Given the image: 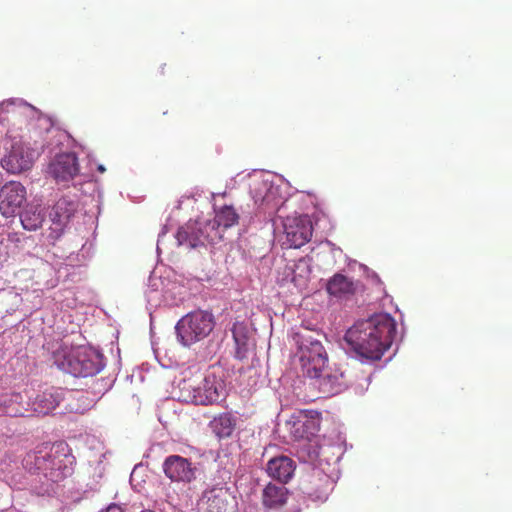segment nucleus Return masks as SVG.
<instances>
[{"instance_id":"c85d7f7f","label":"nucleus","mask_w":512,"mask_h":512,"mask_svg":"<svg viewBox=\"0 0 512 512\" xmlns=\"http://www.w3.org/2000/svg\"><path fill=\"white\" fill-rule=\"evenodd\" d=\"M292 281H293L296 285H300V284H301V282L297 279V277H296V275H295V274L292 276Z\"/></svg>"},{"instance_id":"bb28decb","label":"nucleus","mask_w":512,"mask_h":512,"mask_svg":"<svg viewBox=\"0 0 512 512\" xmlns=\"http://www.w3.org/2000/svg\"><path fill=\"white\" fill-rule=\"evenodd\" d=\"M105 512H123V510L118 505L113 504L110 505Z\"/></svg>"},{"instance_id":"0eeeda50","label":"nucleus","mask_w":512,"mask_h":512,"mask_svg":"<svg viewBox=\"0 0 512 512\" xmlns=\"http://www.w3.org/2000/svg\"><path fill=\"white\" fill-rule=\"evenodd\" d=\"M285 243L290 248H300L310 241L313 233L311 220L307 215L287 216L283 220Z\"/></svg>"},{"instance_id":"5701e85b","label":"nucleus","mask_w":512,"mask_h":512,"mask_svg":"<svg viewBox=\"0 0 512 512\" xmlns=\"http://www.w3.org/2000/svg\"><path fill=\"white\" fill-rule=\"evenodd\" d=\"M72 204L66 199L58 200L50 212L52 222L58 226H64L73 215Z\"/></svg>"},{"instance_id":"f257e3e1","label":"nucleus","mask_w":512,"mask_h":512,"mask_svg":"<svg viewBox=\"0 0 512 512\" xmlns=\"http://www.w3.org/2000/svg\"><path fill=\"white\" fill-rule=\"evenodd\" d=\"M396 334V324L387 314H377L356 322L345 334V341L360 357L380 360L390 348Z\"/></svg>"},{"instance_id":"f8f14e48","label":"nucleus","mask_w":512,"mask_h":512,"mask_svg":"<svg viewBox=\"0 0 512 512\" xmlns=\"http://www.w3.org/2000/svg\"><path fill=\"white\" fill-rule=\"evenodd\" d=\"M26 199V189L16 181L6 183L0 191V211L3 216H13Z\"/></svg>"},{"instance_id":"a211bd4d","label":"nucleus","mask_w":512,"mask_h":512,"mask_svg":"<svg viewBox=\"0 0 512 512\" xmlns=\"http://www.w3.org/2000/svg\"><path fill=\"white\" fill-rule=\"evenodd\" d=\"M27 412L28 409L23 406V397L20 393L0 394V416L23 417Z\"/></svg>"},{"instance_id":"4be33fe9","label":"nucleus","mask_w":512,"mask_h":512,"mask_svg":"<svg viewBox=\"0 0 512 512\" xmlns=\"http://www.w3.org/2000/svg\"><path fill=\"white\" fill-rule=\"evenodd\" d=\"M59 404V396L51 391H44L38 394L32 403L33 411L46 415L54 410Z\"/></svg>"},{"instance_id":"9d476101","label":"nucleus","mask_w":512,"mask_h":512,"mask_svg":"<svg viewBox=\"0 0 512 512\" xmlns=\"http://www.w3.org/2000/svg\"><path fill=\"white\" fill-rule=\"evenodd\" d=\"M252 193L254 203L258 206V209L269 215L278 212L284 204L279 194V188L265 181L257 183Z\"/></svg>"},{"instance_id":"39448f33","label":"nucleus","mask_w":512,"mask_h":512,"mask_svg":"<svg viewBox=\"0 0 512 512\" xmlns=\"http://www.w3.org/2000/svg\"><path fill=\"white\" fill-rule=\"evenodd\" d=\"M215 325L211 313L203 310L190 312L183 316L176 324L175 330L178 341L186 347L206 338Z\"/></svg>"},{"instance_id":"cd10ccee","label":"nucleus","mask_w":512,"mask_h":512,"mask_svg":"<svg viewBox=\"0 0 512 512\" xmlns=\"http://www.w3.org/2000/svg\"><path fill=\"white\" fill-rule=\"evenodd\" d=\"M97 170L100 172V173H104L106 171L105 167L103 165H98L97 167Z\"/></svg>"},{"instance_id":"b1692460","label":"nucleus","mask_w":512,"mask_h":512,"mask_svg":"<svg viewBox=\"0 0 512 512\" xmlns=\"http://www.w3.org/2000/svg\"><path fill=\"white\" fill-rule=\"evenodd\" d=\"M328 355H322L316 358H309L307 361H300L302 372L305 376L315 379L321 375L328 367Z\"/></svg>"},{"instance_id":"423d86ee","label":"nucleus","mask_w":512,"mask_h":512,"mask_svg":"<svg viewBox=\"0 0 512 512\" xmlns=\"http://www.w3.org/2000/svg\"><path fill=\"white\" fill-rule=\"evenodd\" d=\"M176 238L179 245L195 248L206 243L214 244L220 241L223 238V230L218 227L214 219H199L180 227Z\"/></svg>"},{"instance_id":"a878e982","label":"nucleus","mask_w":512,"mask_h":512,"mask_svg":"<svg viewBox=\"0 0 512 512\" xmlns=\"http://www.w3.org/2000/svg\"><path fill=\"white\" fill-rule=\"evenodd\" d=\"M320 484L319 489L315 491H309V495L314 497L316 500L323 501L327 498L328 492L331 486V481L329 477L325 474H320V477L318 478Z\"/></svg>"},{"instance_id":"20e7f679","label":"nucleus","mask_w":512,"mask_h":512,"mask_svg":"<svg viewBox=\"0 0 512 512\" xmlns=\"http://www.w3.org/2000/svg\"><path fill=\"white\" fill-rule=\"evenodd\" d=\"M178 388L179 399L195 405H212L224 396V384L215 374L184 378Z\"/></svg>"},{"instance_id":"412c9836","label":"nucleus","mask_w":512,"mask_h":512,"mask_svg":"<svg viewBox=\"0 0 512 512\" xmlns=\"http://www.w3.org/2000/svg\"><path fill=\"white\" fill-rule=\"evenodd\" d=\"M45 214L40 205L29 204L20 214L22 227L28 231L39 229L44 221Z\"/></svg>"},{"instance_id":"6e6552de","label":"nucleus","mask_w":512,"mask_h":512,"mask_svg":"<svg viewBox=\"0 0 512 512\" xmlns=\"http://www.w3.org/2000/svg\"><path fill=\"white\" fill-rule=\"evenodd\" d=\"M36 158V152L23 142H15L7 155L1 159V166L9 173L17 174L29 170Z\"/></svg>"},{"instance_id":"393cba45","label":"nucleus","mask_w":512,"mask_h":512,"mask_svg":"<svg viewBox=\"0 0 512 512\" xmlns=\"http://www.w3.org/2000/svg\"><path fill=\"white\" fill-rule=\"evenodd\" d=\"M221 230H226L239 221V214L236 209L231 205H224L215 214L213 218Z\"/></svg>"},{"instance_id":"f3484780","label":"nucleus","mask_w":512,"mask_h":512,"mask_svg":"<svg viewBox=\"0 0 512 512\" xmlns=\"http://www.w3.org/2000/svg\"><path fill=\"white\" fill-rule=\"evenodd\" d=\"M358 283L351 278L337 273L333 275L326 286L327 292L338 298L354 295L357 290Z\"/></svg>"},{"instance_id":"7ed1b4c3","label":"nucleus","mask_w":512,"mask_h":512,"mask_svg":"<svg viewBox=\"0 0 512 512\" xmlns=\"http://www.w3.org/2000/svg\"><path fill=\"white\" fill-rule=\"evenodd\" d=\"M53 361L60 370L75 377L94 376L104 367L102 355L86 346H60L53 352Z\"/></svg>"},{"instance_id":"ddd939ff","label":"nucleus","mask_w":512,"mask_h":512,"mask_svg":"<svg viewBox=\"0 0 512 512\" xmlns=\"http://www.w3.org/2000/svg\"><path fill=\"white\" fill-rule=\"evenodd\" d=\"M48 173L57 182L72 180L79 173L78 160L73 153L58 155L49 165Z\"/></svg>"},{"instance_id":"9b49d317","label":"nucleus","mask_w":512,"mask_h":512,"mask_svg":"<svg viewBox=\"0 0 512 512\" xmlns=\"http://www.w3.org/2000/svg\"><path fill=\"white\" fill-rule=\"evenodd\" d=\"M163 472L172 482L190 483L195 476V467L187 458L179 455L168 456L162 465Z\"/></svg>"},{"instance_id":"1a4fd4ad","label":"nucleus","mask_w":512,"mask_h":512,"mask_svg":"<svg viewBox=\"0 0 512 512\" xmlns=\"http://www.w3.org/2000/svg\"><path fill=\"white\" fill-rule=\"evenodd\" d=\"M235 497L226 485H215L203 492L200 505L204 512H229Z\"/></svg>"},{"instance_id":"4468645a","label":"nucleus","mask_w":512,"mask_h":512,"mask_svg":"<svg viewBox=\"0 0 512 512\" xmlns=\"http://www.w3.org/2000/svg\"><path fill=\"white\" fill-rule=\"evenodd\" d=\"M314 333L305 329L302 332L296 333L297 343L299 346V360L307 361L309 358H316L327 354L321 341L314 337ZM319 336V333H315Z\"/></svg>"},{"instance_id":"f03ea898","label":"nucleus","mask_w":512,"mask_h":512,"mask_svg":"<svg viewBox=\"0 0 512 512\" xmlns=\"http://www.w3.org/2000/svg\"><path fill=\"white\" fill-rule=\"evenodd\" d=\"M75 457L67 443L42 444L29 451L23 458V466L31 473L42 474L52 482H59L73 473Z\"/></svg>"},{"instance_id":"2eb2a0df","label":"nucleus","mask_w":512,"mask_h":512,"mask_svg":"<svg viewBox=\"0 0 512 512\" xmlns=\"http://www.w3.org/2000/svg\"><path fill=\"white\" fill-rule=\"evenodd\" d=\"M295 468V462L291 458L278 456L268 461L266 471L271 478L286 484L293 477Z\"/></svg>"},{"instance_id":"aec40b11","label":"nucleus","mask_w":512,"mask_h":512,"mask_svg":"<svg viewBox=\"0 0 512 512\" xmlns=\"http://www.w3.org/2000/svg\"><path fill=\"white\" fill-rule=\"evenodd\" d=\"M287 492L284 486L269 483L263 490L262 503L270 509L280 508L286 503Z\"/></svg>"},{"instance_id":"c756f323","label":"nucleus","mask_w":512,"mask_h":512,"mask_svg":"<svg viewBox=\"0 0 512 512\" xmlns=\"http://www.w3.org/2000/svg\"><path fill=\"white\" fill-rule=\"evenodd\" d=\"M301 266H304V268H307V267H306V265H305V262H303V261H300V262L296 265L297 269H299Z\"/></svg>"},{"instance_id":"dca6fc26","label":"nucleus","mask_w":512,"mask_h":512,"mask_svg":"<svg viewBox=\"0 0 512 512\" xmlns=\"http://www.w3.org/2000/svg\"><path fill=\"white\" fill-rule=\"evenodd\" d=\"M315 379L318 381L319 389L325 394L338 393L345 385L343 372L338 369L333 370L329 366Z\"/></svg>"},{"instance_id":"6ab92c4d","label":"nucleus","mask_w":512,"mask_h":512,"mask_svg":"<svg viewBox=\"0 0 512 512\" xmlns=\"http://www.w3.org/2000/svg\"><path fill=\"white\" fill-rule=\"evenodd\" d=\"M237 424V418L229 412L215 416L209 423L212 432L219 438L232 436Z\"/></svg>"}]
</instances>
